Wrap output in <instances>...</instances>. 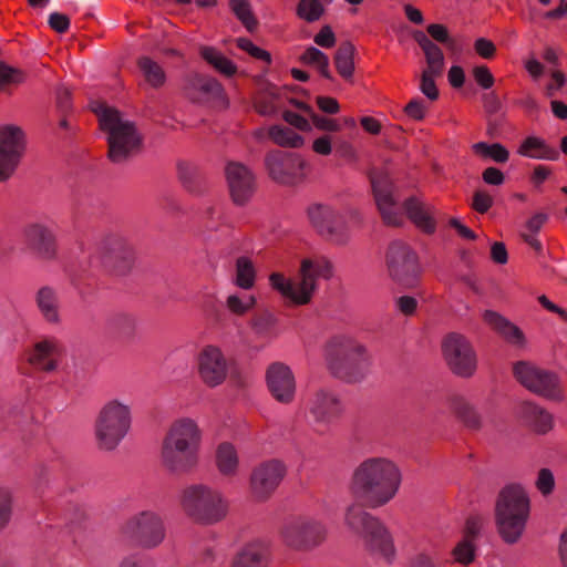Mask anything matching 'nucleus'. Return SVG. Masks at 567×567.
<instances>
[{
    "mask_svg": "<svg viewBox=\"0 0 567 567\" xmlns=\"http://www.w3.org/2000/svg\"><path fill=\"white\" fill-rule=\"evenodd\" d=\"M350 492L357 503L347 511V525L363 537L371 555L388 561V530L362 507L378 508L390 501V461L385 457H370L361 462L353 471Z\"/></svg>",
    "mask_w": 567,
    "mask_h": 567,
    "instance_id": "f257e3e1",
    "label": "nucleus"
},
{
    "mask_svg": "<svg viewBox=\"0 0 567 567\" xmlns=\"http://www.w3.org/2000/svg\"><path fill=\"white\" fill-rule=\"evenodd\" d=\"M200 431L189 419L172 424L162 446V462L172 472H185L197 462Z\"/></svg>",
    "mask_w": 567,
    "mask_h": 567,
    "instance_id": "f03ea898",
    "label": "nucleus"
},
{
    "mask_svg": "<svg viewBox=\"0 0 567 567\" xmlns=\"http://www.w3.org/2000/svg\"><path fill=\"white\" fill-rule=\"evenodd\" d=\"M299 275L300 281L293 284L282 274L274 272L269 276L270 286L292 303L307 305L317 288V279H330L333 267L324 257L306 258L301 261Z\"/></svg>",
    "mask_w": 567,
    "mask_h": 567,
    "instance_id": "7ed1b4c3",
    "label": "nucleus"
},
{
    "mask_svg": "<svg viewBox=\"0 0 567 567\" xmlns=\"http://www.w3.org/2000/svg\"><path fill=\"white\" fill-rule=\"evenodd\" d=\"M529 516V498L519 485L505 487L496 504V524L501 537L508 544L523 535Z\"/></svg>",
    "mask_w": 567,
    "mask_h": 567,
    "instance_id": "20e7f679",
    "label": "nucleus"
},
{
    "mask_svg": "<svg viewBox=\"0 0 567 567\" xmlns=\"http://www.w3.org/2000/svg\"><path fill=\"white\" fill-rule=\"evenodd\" d=\"M99 122L101 130L107 133V156L111 162H125L140 152L142 137L134 123L124 121L117 110L104 107L99 115Z\"/></svg>",
    "mask_w": 567,
    "mask_h": 567,
    "instance_id": "39448f33",
    "label": "nucleus"
},
{
    "mask_svg": "<svg viewBox=\"0 0 567 567\" xmlns=\"http://www.w3.org/2000/svg\"><path fill=\"white\" fill-rule=\"evenodd\" d=\"M326 360L329 371L347 382L361 380L368 369L364 348L347 337H334L327 343Z\"/></svg>",
    "mask_w": 567,
    "mask_h": 567,
    "instance_id": "423d86ee",
    "label": "nucleus"
},
{
    "mask_svg": "<svg viewBox=\"0 0 567 567\" xmlns=\"http://www.w3.org/2000/svg\"><path fill=\"white\" fill-rule=\"evenodd\" d=\"M182 506L192 519L202 524L217 523L228 512V504L221 495L203 485L186 488L183 492Z\"/></svg>",
    "mask_w": 567,
    "mask_h": 567,
    "instance_id": "0eeeda50",
    "label": "nucleus"
},
{
    "mask_svg": "<svg viewBox=\"0 0 567 567\" xmlns=\"http://www.w3.org/2000/svg\"><path fill=\"white\" fill-rule=\"evenodd\" d=\"M131 423L128 408L112 401L100 412L95 434L100 449L113 450L125 436Z\"/></svg>",
    "mask_w": 567,
    "mask_h": 567,
    "instance_id": "6e6552de",
    "label": "nucleus"
},
{
    "mask_svg": "<svg viewBox=\"0 0 567 567\" xmlns=\"http://www.w3.org/2000/svg\"><path fill=\"white\" fill-rule=\"evenodd\" d=\"M265 165L271 179L282 185H298L310 172V166L302 156L282 151L268 153Z\"/></svg>",
    "mask_w": 567,
    "mask_h": 567,
    "instance_id": "1a4fd4ad",
    "label": "nucleus"
},
{
    "mask_svg": "<svg viewBox=\"0 0 567 567\" xmlns=\"http://www.w3.org/2000/svg\"><path fill=\"white\" fill-rule=\"evenodd\" d=\"M443 357L452 372L470 378L477 367V359L471 342L462 334L452 332L442 342Z\"/></svg>",
    "mask_w": 567,
    "mask_h": 567,
    "instance_id": "9d476101",
    "label": "nucleus"
},
{
    "mask_svg": "<svg viewBox=\"0 0 567 567\" xmlns=\"http://www.w3.org/2000/svg\"><path fill=\"white\" fill-rule=\"evenodd\" d=\"M324 526L311 518L299 517L288 522L282 530L284 543L296 550H309L326 539Z\"/></svg>",
    "mask_w": 567,
    "mask_h": 567,
    "instance_id": "9b49d317",
    "label": "nucleus"
},
{
    "mask_svg": "<svg viewBox=\"0 0 567 567\" xmlns=\"http://www.w3.org/2000/svg\"><path fill=\"white\" fill-rule=\"evenodd\" d=\"M25 148L23 131L16 125L0 127V182L11 178Z\"/></svg>",
    "mask_w": 567,
    "mask_h": 567,
    "instance_id": "f8f14e48",
    "label": "nucleus"
},
{
    "mask_svg": "<svg viewBox=\"0 0 567 567\" xmlns=\"http://www.w3.org/2000/svg\"><path fill=\"white\" fill-rule=\"evenodd\" d=\"M307 217L316 233L327 240L340 243L347 234L343 217L327 204L313 203L307 207Z\"/></svg>",
    "mask_w": 567,
    "mask_h": 567,
    "instance_id": "ddd939ff",
    "label": "nucleus"
},
{
    "mask_svg": "<svg viewBox=\"0 0 567 567\" xmlns=\"http://www.w3.org/2000/svg\"><path fill=\"white\" fill-rule=\"evenodd\" d=\"M286 475L285 465L276 460L258 465L250 476L251 495L257 501L267 499L279 486Z\"/></svg>",
    "mask_w": 567,
    "mask_h": 567,
    "instance_id": "4468645a",
    "label": "nucleus"
},
{
    "mask_svg": "<svg viewBox=\"0 0 567 567\" xmlns=\"http://www.w3.org/2000/svg\"><path fill=\"white\" fill-rule=\"evenodd\" d=\"M197 371L200 380L210 388L221 384L227 377L228 364L221 350L206 346L197 357Z\"/></svg>",
    "mask_w": 567,
    "mask_h": 567,
    "instance_id": "2eb2a0df",
    "label": "nucleus"
},
{
    "mask_svg": "<svg viewBox=\"0 0 567 567\" xmlns=\"http://www.w3.org/2000/svg\"><path fill=\"white\" fill-rule=\"evenodd\" d=\"M124 534L144 547L158 545L164 538L161 519L152 513H142L131 519L124 527Z\"/></svg>",
    "mask_w": 567,
    "mask_h": 567,
    "instance_id": "dca6fc26",
    "label": "nucleus"
},
{
    "mask_svg": "<svg viewBox=\"0 0 567 567\" xmlns=\"http://www.w3.org/2000/svg\"><path fill=\"white\" fill-rule=\"evenodd\" d=\"M99 252L105 267L118 274L126 272L134 260L132 247L118 236L105 237L100 243Z\"/></svg>",
    "mask_w": 567,
    "mask_h": 567,
    "instance_id": "f3484780",
    "label": "nucleus"
},
{
    "mask_svg": "<svg viewBox=\"0 0 567 567\" xmlns=\"http://www.w3.org/2000/svg\"><path fill=\"white\" fill-rule=\"evenodd\" d=\"M225 174L233 202L236 205L246 204L256 188L251 171L241 163L231 162L226 166Z\"/></svg>",
    "mask_w": 567,
    "mask_h": 567,
    "instance_id": "a211bd4d",
    "label": "nucleus"
},
{
    "mask_svg": "<svg viewBox=\"0 0 567 567\" xmlns=\"http://www.w3.org/2000/svg\"><path fill=\"white\" fill-rule=\"evenodd\" d=\"M420 271L416 254L402 244L392 243V272L399 285L404 288L416 286Z\"/></svg>",
    "mask_w": 567,
    "mask_h": 567,
    "instance_id": "6ab92c4d",
    "label": "nucleus"
},
{
    "mask_svg": "<svg viewBox=\"0 0 567 567\" xmlns=\"http://www.w3.org/2000/svg\"><path fill=\"white\" fill-rule=\"evenodd\" d=\"M266 380L272 396L281 402L289 403L296 393V381L290 368L284 363L275 362L269 365Z\"/></svg>",
    "mask_w": 567,
    "mask_h": 567,
    "instance_id": "aec40b11",
    "label": "nucleus"
},
{
    "mask_svg": "<svg viewBox=\"0 0 567 567\" xmlns=\"http://www.w3.org/2000/svg\"><path fill=\"white\" fill-rule=\"evenodd\" d=\"M25 243L30 251L40 260H53L58 254L55 236L45 226L31 224L24 228Z\"/></svg>",
    "mask_w": 567,
    "mask_h": 567,
    "instance_id": "412c9836",
    "label": "nucleus"
},
{
    "mask_svg": "<svg viewBox=\"0 0 567 567\" xmlns=\"http://www.w3.org/2000/svg\"><path fill=\"white\" fill-rule=\"evenodd\" d=\"M372 195L385 225L390 224V173L386 163L373 165L369 173Z\"/></svg>",
    "mask_w": 567,
    "mask_h": 567,
    "instance_id": "4be33fe9",
    "label": "nucleus"
},
{
    "mask_svg": "<svg viewBox=\"0 0 567 567\" xmlns=\"http://www.w3.org/2000/svg\"><path fill=\"white\" fill-rule=\"evenodd\" d=\"M483 319L493 330H495L506 342L514 347H523L525 338L522 330L505 317L493 310H486Z\"/></svg>",
    "mask_w": 567,
    "mask_h": 567,
    "instance_id": "5701e85b",
    "label": "nucleus"
},
{
    "mask_svg": "<svg viewBox=\"0 0 567 567\" xmlns=\"http://www.w3.org/2000/svg\"><path fill=\"white\" fill-rule=\"evenodd\" d=\"M268 556V547L262 542H252L235 555L230 567H267Z\"/></svg>",
    "mask_w": 567,
    "mask_h": 567,
    "instance_id": "b1692460",
    "label": "nucleus"
},
{
    "mask_svg": "<svg viewBox=\"0 0 567 567\" xmlns=\"http://www.w3.org/2000/svg\"><path fill=\"white\" fill-rule=\"evenodd\" d=\"M517 154L539 161H556L559 157V152L555 147L536 135H530L523 140L517 148Z\"/></svg>",
    "mask_w": 567,
    "mask_h": 567,
    "instance_id": "393cba45",
    "label": "nucleus"
},
{
    "mask_svg": "<svg viewBox=\"0 0 567 567\" xmlns=\"http://www.w3.org/2000/svg\"><path fill=\"white\" fill-rule=\"evenodd\" d=\"M341 411V403L334 394L326 391H319L316 393L311 406V413L317 421L330 422L339 416Z\"/></svg>",
    "mask_w": 567,
    "mask_h": 567,
    "instance_id": "a878e982",
    "label": "nucleus"
},
{
    "mask_svg": "<svg viewBox=\"0 0 567 567\" xmlns=\"http://www.w3.org/2000/svg\"><path fill=\"white\" fill-rule=\"evenodd\" d=\"M224 93L221 83L210 76H195L186 87V95L196 102L220 96Z\"/></svg>",
    "mask_w": 567,
    "mask_h": 567,
    "instance_id": "bb28decb",
    "label": "nucleus"
},
{
    "mask_svg": "<svg viewBox=\"0 0 567 567\" xmlns=\"http://www.w3.org/2000/svg\"><path fill=\"white\" fill-rule=\"evenodd\" d=\"M58 355L59 350L55 342L44 340L34 346L28 361L37 370L52 371L56 368Z\"/></svg>",
    "mask_w": 567,
    "mask_h": 567,
    "instance_id": "cd10ccee",
    "label": "nucleus"
},
{
    "mask_svg": "<svg viewBox=\"0 0 567 567\" xmlns=\"http://www.w3.org/2000/svg\"><path fill=\"white\" fill-rule=\"evenodd\" d=\"M528 390L551 401L561 402L565 399L559 378L545 370L539 372L535 383H532Z\"/></svg>",
    "mask_w": 567,
    "mask_h": 567,
    "instance_id": "c85d7f7f",
    "label": "nucleus"
},
{
    "mask_svg": "<svg viewBox=\"0 0 567 567\" xmlns=\"http://www.w3.org/2000/svg\"><path fill=\"white\" fill-rule=\"evenodd\" d=\"M414 40L422 49L426 68L423 71L442 73L445 64L444 54L440 47L435 44L425 33L417 31L414 33Z\"/></svg>",
    "mask_w": 567,
    "mask_h": 567,
    "instance_id": "c756f323",
    "label": "nucleus"
},
{
    "mask_svg": "<svg viewBox=\"0 0 567 567\" xmlns=\"http://www.w3.org/2000/svg\"><path fill=\"white\" fill-rule=\"evenodd\" d=\"M402 207L415 227L426 234L434 233L435 221L421 200L410 197L403 203Z\"/></svg>",
    "mask_w": 567,
    "mask_h": 567,
    "instance_id": "7c9ffc66",
    "label": "nucleus"
},
{
    "mask_svg": "<svg viewBox=\"0 0 567 567\" xmlns=\"http://www.w3.org/2000/svg\"><path fill=\"white\" fill-rule=\"evenodd\" d=\"M199 55L202 59L209 64L219 74L231 78L234 76L238 68L230 59L224 55L219 50L214 47L203 45L199 48Z\"/></svg>",
    "mask_w": 567,
    "mask_h": 567,
    "instance_id": "2f4dec72",
    "label": "nucleus"
},
{
    "mask_svg": "<svg viewBox=\"0 0 567 567\" xmlns=\"http://www.w3.org/2000/svg\"><path fill=\"white\" fill-rule=\"evenodd\" d=\"M355 47L350 41L342 42L334 54V65L339 75L351 81L354 73Z\"/></svg>",
    "mask_w": 567,
    "mask_h": 567,
    "instance_id": "473e14b6",
    "label": "nucleus"
},
{
    "mask_svg": "<svg viewBox=\"0 0 567 567\" xmlns=\"http://www.w3.org/2000/svg\"><path fill=\"white\" fill-rule=\"evenodd\" d=\"M236 276L234 284L244 290H249L256 282V268L252 260L248 257L241 256L236 259Z\"/></svg>",
    "mask_w": 567,
    "mask_h": 567,
    "instance_id": "72a5a7b5",
    "label": "nucleus"
},
{
    "mask_svg": "<svg viewBox=\"0 0 567 567\" xmlns=\"http://www.w3.org/2000/svg\"><path fill=\"white\" fill-rule=\"evenodd\" d=\"M137 66L141 70L145 81L152 87H161L166 81V74L163 68L148 56H142L137 60Z\"/></svg>",
    "mask_w": 567,
    "mask_h": 567,
    "instance_id": "f704fd0d",
    "label": "nucleus"
},
{
    "mask_svg": "<svg viewBox=\"0 0 567 567\" xmlns=\"http://www.w3.org/2000/svg\"><path fill=\"white\" fill-rule=\"evenodd\" d=\"M525 412L530 426L537 433L544 434L551 430L553 416L549 412L532 403L525 405Z\"/></svg>",
    "mask_w": 567,
    "mask_h": 567,
    "instance_id": "c9c22d12",
    "label": "nucleus"
},
{
    "mask_svg": "<svg viewBox=\"0 0 567 567\" xmlns=\"http://www.w3.org/2000/svg\"><path fill=\"white\" fill-rule=\"evenodd\" d=\"M269 137L281 147L298 148L303 145V137L289 127L275 125L269 128Z\"/></svg>",
    "mask_w": 567,
    "mask_h": 567,
    "instance_id": "e433bc0d",
    "label": "nucleus"
},
{
    "mask_svg": "<svg viewBox=\"0 0 567 567\" xmlns=\"http://www.w3.org/2000/svg\"><path fill=\"white\" fill-rule=\"evenodd\" d=\"M300 62L305 65H311L318 69L319 73L326 78L331 79L329 70V58L326 53L315 47H309L299 58Z\"/></svg>",
    "mask_w": 567,
    "mask_h": 567,
    "instance_id": "4c0bfd02",
    "label": "nucleus"
},
{
    "mask_svg": "<svg viewBox=\"0 0 567 567\" xmlns=\"http://www.w3.org/2000/svg\"><path fill=\"white\" fill-rule=\"evenodd\" d=\"M216 462L223 474L229 475L235 473L238 466V457L235 447L229 443L220 444L217 449Z\"/></svg>",
    "mask_w": 567,
    "mask_h": 567,
    "instance_id": "58836bf2",
    "label": "nucleus"
},
{
    "mask_svg": "<svg viewBox=\"0 0 567 567\" xmlns=\"http://www.w3.org/2000/svg\"><path fill=\"white\" fill-rule=\"evenodd\" d=\"M229 7L236 18L249 32H254L257 29L258 20L256 19L248 0H229Z\"/></svg>",
    "mask_w": 567,
    "mask_h": 567,
    "instance_id": "ea45409f",
    "label": "nucleus"
},
{
    "mask_svg": "<svg viewBox=\"0 0 567 567\" xmlns=\"http://www.w3.org/2000/svg\"><path fill=\"white\" fill-rule=\"evenodd\" d=\"M472 150L475 154L491 158L496 163H505L509 158V152L499 143L487 144L485 142H477L472 145Z\"/></svg>",
    "mask_w": 567,
    "mask_h": 567,
    "instance_id": "a19ab883",
    "label": "nucleus"
},
{
    "mask_svg": "<svg viewBox=\"0 0 567 567\" xmlns=\"http://www.w3.org/2000/svg\"><path fill=\"white\" fill-rule=\"evenodd\" d=\"M37 301L45 319L50 322H56L59 313L54 292L50 288H41Z\"/></svg>",
    "mask_w": 567,
    "mask_h": 567,
    "instance_id": "79ce46f5",
    "label": "nucleus"
},
{
    "mask_svg": "<svg viewBox=\"0 0 567 567\" xmlns=\"http://www.w3.org/2000/svg\"><path fill=\"white\" fill-rule=\"evenodd\" d=\"M324 13V7L319 0H300L297 6V16L311 23L318 21Z\"/></svg>",
    "mask_w": 567,
    "mask_h": 567,
    "instance_id": "37998d69",
    "label": "nucleus"
},
{
    "mask_svg": "<svg viewBox=\"0 0 567 567\" xmlns=\"http://www.w3.org/2000/svg\"><path fill=\"white\" fill-rule=\"evenodd\" d=\"M452 556L455 563L467 566L475 559V546L472 539L465 537L456 544L452 550Z\"/></svg>",
    "mask_w": 567,
    "mask_h": 567,
    "instance_id": "c03bdc74",
    "label": "nucleus"
},
{
    "mask_svg": "<svg viewBox=\"0 0 567 567\" xmlns=\"http://www.w3.org/2000/svg\"><path fill=\"white\" fill-rule=\"evenodd\" d=\"M458 417L471 429H477L482 424V414L478 409L468 402H461L455 408Z\"/></svg>",
    "mask_w": 567,
    "mask_h": 567,
    "instance_id": "a18cd8bd",
    "label": "nucleus"
},
{
    "mask_svg": "<svg viewBox=\"0 0 567 567\" xmlns=\"http://www.w3.org/2000/svg\"><path fill=\"white\" fill-rule=\"evenodd\" d=\"M542 369L537 368L534 364L528 362H517L514 365V374L516 379L523 384L526 389L530 386L532 383H535L537 375Z\"/></svg>",
    "mask_w": 567,
    "mask_h": 567,
    "instance_id": "49530a36",
    "label": "nucleus"
},
{
    "mask_svg": "<svg viewBox=\"0 0 567 567\" xmlns=\"http://www.w3.org/2000/svg\"><path fill=\"white\" fill-rule=\"evenodd\" d=\"M256 297L248 296L245 299H241L237 295H230L226 299L227 309L235 316H245L256 306Z\"/></svg>",
    "mask_w": 567,
    "mask_h": 567,
    "instance_id": "de8ad7c7",
    "label": "nucleus"
},
{
    "mask_svg": "<svg viewBox=\"0 0 567 567\" xmlns=\"http://www.w3.org/2000/svg\"><path fill=\"white\" fill-rule=\"evenodd\" d=\"M25 79L23 71L0 61V91L9 84L22 83Z\"/></svg>",
    "mask_w": 567,
    "mask_h": 567,
    "instance_id": "09e8293b",
    "label": "nucleus"
},
{
    "mask_svg": "<svg viewBox=\"0 0 567 567\" xmlns=\"http://www.w3.org/2000/svg\"><path fill=\"white\" fill-rule=\"evenodd\" d=\"M442 73H433L422 71L420 81V91L430 100L435 101L439 97V90L435 84V79Z\"/></svg>",
    "mask_w": 567,
    "mask_h": 567,
    "instance_id": "8fccbe9b",
    "label": "nucleus"
},
{
    "mask_svg": "<svg viewBox=\"0 0 567 567\" xmlns=\"http://www.w3.org/2000/svg\"><path fill=\"white\" fill-rule=\"evenodd\" d=\"M535 486L543 496L551 494L555 488L554 473L549 468L539 470L535 481Z\"/></svg>",
    "mask_w": 567,
    "mask_h": 567,
    "instance_id": "3c124183",
    "label": "nucleus"
},
{
    "mask_svg": "<svg viewBox=\"0 0 567 567\" xmlns=\"http://www.w3.org/2000/svg\"><path fill=\"white\" fill-rule=\"evenodd\" d=\"M567 78L566 75L559 71L555 70L550 74V80L545 86V94L547 97L556 96L566 85Z\"/></svg>",
    "mask_w": 567,
    "mask_h": 567,
    "instance_id": "603ef678",
    "label": "nucleus"
},
{
    "mask_svg": "<svg viewBox=\"0 0 567 567\" xmlns=\"http://www.w3.org/2000/svg\"><path fill=\"white\" fill-rule=\"evenodd\" d=\"M426 31L433 40H435L442 44H445L447 47H452L454 41L451 38L449 30L444 24H441V23L429 24L426 28Z\"/></svg>",
    "mask_w": 567,
    "mask_h": 567,
    "instance_id": "864d4df0",
    "label": "nucleus"
},
{
    "mask_svg": "<svg viewBox=\"0 0 567 567\" xmlns=\"http://www.w3.org/2000/svg\"><path fill=\"white\" fill-rule=\"evenodd\" d=\"M473 76L476 83L484 90H488L494 85V76L485 65L475 66L473 69Z\"/></svg>",
    "mask_w": 567,
    "mask_h": 567,
    "instance_id": "5fc2aeb1",
    "label": "nucleus"
},
{
    "mask_svg": "<svg viewBox=\"0 0 567 567\" xmlns=\"http://www.w3.org/2000/svg\"><path fill=\"white\" fill-rule=\"evenodd\" d=\"M548 219V215L545 213H536L530 218L527 219L525 223L520 235L522 234H534L537 235L542 227L545 225V223Z\"/></svg>",
    "mask_w": 567,
    "mask_h": 567,
    "instance_id": "6e6d98bb",
    "label": "nucleus"
},
{
    "mask_svg": "<svg viewBox=\"0 0 567 567\" xmlns=\"http://www.w3.org/2000/svg\"><path fill=\"white\" fill-rule=\"evenodd\" d=\"M313 41L317 45L331 49L336 45L337 39L330 25H323L315 35Z\"/></svg>",
    "mask_w": 567,
    "mask_h": 567,
    "instance_id": "4d7b16f0",
    "label": "nucleus"
},
{
    "mask_svg": "<svg viewBox=\"0 0 567 567\" xmlns=\"http://www.w3.org/2000/svg\"><path fill=\"white\" fill-rule=\"evenodd\" d=\"M11 516V495L7 489L0 488V528L4 527Z\"/></svg>",
    "mask_w": 567,
    "mask_h": 567,
    "instance_id": "13d9d810",
    "label": "nucleus"
},
{
    "mask_svg": "<svg viewBox=\"0 0 567 567\" xmlns=\"http://www.w3.org/2000/svg\"><path fill=\"white\" fill-rule=\"evenodd\" d=\"M475 52L483 59H492L496 53V45L486 38H477L474 41Z\"/></svg>",
    "mask_w": 567,
    "mask_h": 567,
    "instance_id": "bf43d9fd",
    "label": "nucleus"
},
{
    "mask_svg": "<svg viewBox=\"0 0 567 567\" xmlns=\"http://www.w3.org/2000/svg\"><path fill=\"white\" fill-rule=\"evenodd\" d=\"M312 123L316 128L324 132H337L340 130V125L336 118L322 116V115H312Z\"/></svg>",
    "mask_w": 567,
    "mask_h": 567,
    "instance_id": "052dcab7",
    "label": "nucleus"
},
{
    "mask_svg": "<svg viewBox=\"0 0 567 567\" xmlns=\"http://www.w3.org/2000/svg\"><path fill=\"white\" fill-rule=\"evenodd\" d=\"M49 25L58 33H65L70 28V19L68 16L53 12L49 16Z\"/></svg>",
    "mask_w": 567,
    "mask_h": 567,
    "instance_id": "680f3d73",
    "label": "nucleus"
},
{
    "mask_svg": "<svg viewBox=\"0 0 567 567\" xmlns=\"http://www.w3.org/2000/svg\"><path fill=\"white\" fill-rule=\"evenodd\" d=\"M472 206L476 212L484 214L493 206V197L485 192L477 190L474 194Z\"/></svg>",
    "mask_w": 567,
    "mask_h": 567,
    "instance_id": "e2e57ef3",
    "label": "nucleus"
},
{
    "mask_svg": "<svg viewBox=\"0 0 567 567\" xmlns=\"http://www.w3.org/2000/svg\"><path fill=\"white\" fill-rule=\"evenodd\" d=\"M109 329L112 332H130L133 329V321L128 317L117 316L109 321Z\"/></svg>",
    "mask_w": 567,
    "mask_h": 567,
    "instance_id": "0e129e2a",
    "label": "nucleus"
},
{
    "mask_svg": "<svg viewBox=\"0 0 567 567\" xmlns=\"http://www.w3.org/2000/svg\"><path fill=\"white\" fill-rule=\"evenodd\" d=\"M284 120L298 130H301V131L310 130V124H309L308 120L296 112L286 111L284 113Z\"/></svg>",
    "mask_w": 567,
    "mask_h": 567,
    "instance_id": "69168bd1",
    "label": "nucleus"
},
{
    "mask_svg": "<svg viewBox=\"0 0 567 567\" xmlns=\"http://www.w3.org/2000/svg\"><path fill=\"white\" fill-rule=\"evenodd\" d=\"M317 106L324 113L336 114L340 110L339 102L331 96H318L316 100Z\"/></svg>",
    "mask_w": 567,
    "mask_h": 567,
    "instance_id": "338daca9",
    "label": "nucleus"
},
{
    "mask_svg": "<svg viewBox=\"0 0 567 567\" xmlns=\"http://www.w3.org/2000/svg\"><path fill=\"white\" fill-rule=\"evenodd\" d=\"M427 106L420 100H412L406 106V114L414 120H422L425 116Z\"/></svg>",
    "mask_w": 567,
    "mask_h": 567,
    "instance_id": "774afa93",
    "label": "nucleus"
}]
</instances>
